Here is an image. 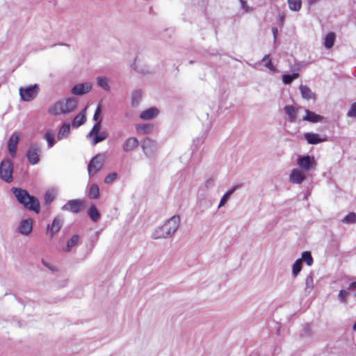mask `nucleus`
Instances as JSON below:
<instances>
[{"label":"nucleus","mask_w":356,"mask_h":356,"mask_svg":"<svg viewBox=\"0 0 356 356\" xmlns=\"http://www.w3.org/2000/svg\"><path fill=\"white\" fill-rule=\"evenodd\" d=\"M77 106V100L74 97L65 98L56 102L49 109V115L56 116L60 114L67 115L73 112Z\"/></svg>","instance_id":"obj_1"},{"label":"nucleus","mask_w":356,"mask_h":356,"mask_svg":"<svg viewBox=\"0 0 356 356\" xmlns=\"http://www.w3.org/2000/svg\"><path fill=\"white\" fill-rule=\"evenodd\" d=\"M13 193L17 200L22 204L24 208L36 213L40 212V203L37 198L31 195L26 190L19 188H13Z\"/></svg>","instance_id":"obj_2"},{"label":"nucleus","mask_w":356,"mask_h":356,"mask_svg":"<svg viewBox=\"0 0 356 356\" xmlns=\"http://www.w3.org/2000/svg\"><path fill=\"white\" fill-rule=\"evenodd\" d=\"M105 160V154H98L90 161L88 164V172L90 177L102 169Z\"/></svg>","instance_id":"obj_3"},{"label":"nucleus","mask_w":356,"mask_h":356,"mask_svg":"<svg viewBox=\"0 0 356 356\" xmlns=\"http://www.w3.org/2000/svg\"><path fill=\"white\" fill-rule=\"evenodd\" d=\"M39 91L40 88L38 84L21 87L19 89L20 97L24 102H30L34 99L38 95Z\"/></svg>","instance_id":"obj_4"},{"label":"nucleus","mask_w":356,"mask_h":356,"mask_svg":"<svg viewBox=\"0 0 356 356\" xmlns=\"http://www.w3.org/2000/svg\"><path fill=\"white\" fill-rule=\"evenodd\" d=\"M13 162L8 159H3L0 164V177L6 182L10 183L13 180Z\"/></svg>","instance_id":"obj_5"},{"label":"nucleus","mask_w":356,"mask_h":356,"mask_svg":"<svg viewBox=\"0 0 356 356\" xmlns=\"http://www.w3.org/2000/svg\"><path fill=\"white\" fill-rule=\"evenodd\" d=\"M41 147L38 143H33L26 152L27 159L31 165H35L40 161Z\"/></svg>","instance_id":"obj_6"},{"label":"nucleus","mask_w":356,"mask_h":356,"mask_svg":"<svg viewBox=\"0 0 356 356\" xmlns=\"http://www.w3.org/2000/svg\"><path fill=\"white\" fill-rule=\"evenodd\" d=\"M179 223L180 218L178 216H173L162 225V227L164 232L170 237L176 232Z\"/></svg>","instance_id":"obj_7"},{"label":"nucleus","mask_w":356,"mask_h":356,"mask_svg":"<svg viewBox=\"0 0 356 356\" xmlns=\"http://www.w3.org/2000/svg\"><path fill=\"white\" fill-rule=\"evenodd\" d=\"M297 164L300 170L309 171L316 165V161L314 156L300 155L297 159Z\"/></svg>","instance_id":"obj_8"},{"label":"nucleus","mask_w":356,"mask_h":356,"mask_svg":"<svg viewBox=\"0 0 356 356\" xmlns=\"http://www.w3.org/2000/svg\"><path fill=\"white\" fill-rule=\"evenodd\" d=\"M141 147L144 154L148 157L153 156L158 149L157 143L149 138L143 140Z\"/></svg>","instance_id":"obj_9"},{"label":"nucleus","mask_w":356,"mask_h":356,"mask_svg":"<svg viewBox=\"0 0 356 356\" xmlns=\"http://www.w3.org/2000/svg\"><path fill=\"white\" fill-rule=\"evenodd\" d=\"M83 202L79 199L68 200L61 208L63 211L78 213L82 209Z\"/></svg>","instance_id":"obj_10"},{"label":"nucleus","mask_w":356,"mask_h":356,"mask_svg":"<svg viewBox=\"0 0 356 356\" xmlns=\"http://www.w3.org/2000/svg\"><path fill=\"white\" fill-rule=\"evenodd\" d=\"M63 225V219L57 216L56 217L51 224H49L47 227V235L49 236L50 239H52L54 235L60 229Z\"/></svg>","instance_id":"obj_11"},{"label":"nucleus","mask_w":356,"mask_h":356,"mask_svg":"<svg viewBox=\"0 0 356 356\" xmlns=\"http://www.w3.org/2000/svg\"><path fill=\"white\" fill-rule=\"evenodd\" d=\"M92 88V85L90 82L78 83L72 87L71 92L75 95H83L88 93Z\"/></svg>","instance_id":"obj_12"},{"label":"nucleus","mask_w":356,"mask_h":356,"mask_svg":"<svg viewBox=\"0 0 356 356\" xmlns=\"http://www.w3.org/2000/svg\"><path fill=\"white\" fill-rule=\"evenodd\" d=\"M306 179L305 172L298 168H293L289 175V181L296 184H301Z\"/></svg>","instance_id":"obj_13"},{"label":"nucleus","mask_w":356,"mask_h":356,"mask_svg":"<svg viewBox=\"0 0 356 356\" xmlns=\"http://www.w3.org/2000/svg\"><path fill=\"white\" fill-rule=\"evenodd\" d=\"M19 140V134L17 132H14L10 137L8 141V151L10 155L13 157L16 156L17 145Z\"/></svg>","instance_id":"obj_14"},{"label":"nucleus","mask_w":356,"mask_h":356,"mask_svg":"<svg viewBox=\"0 0 356 356\" xmlns=\"http://www.w3.org/2000/svg\"><path fill=\"white\" fill-rule=\"evenodd\" d=\"M33 225L31 219L22 220L17 228L18 232L22 235L28 236L32 231Z\"/></svg>","instance_id":"obj_15"},{"label":"nucleus","mask_w":356,"mask_h":356,"mask_svg":"<svg viewBox=\"0 0 356 356\" xmlns=\"http://www.w3.org/2000/svg\"><path fill=\"white\" fill-rule=\"evenodd\" d=\"M305 115L302 118L303 121H307L311 123H317L321 122L324 120L323 116L316 114L309 109H305Z\"/></svg>","instance_id":"obj_16"},{"label":"nucleus","mask_w":356,"mask_h":356,"mask_svg":"<svg viewBox=\"0 0 356 356\" xmlns=\"http://www.w3.org/2000/svg\"><path fill=\"white\" fill-rule=\"evenodd\" d=\"M139 145L138 140L135 137H129L127 138L122 145L123 151L129 153L136 148Z\"/></svg>","instance_id":"obj_17"},{"label":"nucleus","mask_w":356,"mask_h":356,"mask_svg":"<svg viewBox=\"0 0 356 356\" xmlns=\"http://www.w3.org/2000/svg\"><path fill=\"white\" fill-rule=\"evenodd\" d=\"M304 138L310 145H316L327 140L326 138H321L319 134L313 132H307Z\"/></svg>","instance_id":"obj_18"},{"label":"nucleus","mask_w":356,"mask_h":356,"mask_svg":"<svg viewBox=\"0 0 356 356\" xmlns=\"http://www.w3.org/2000/svg\"><path fill=\"white\" fill-rule=\"evenodd\" d=\"M159 114V110L155 107L149 108L140 114V118L143 120H149L155 118Z\"/></svg>","instance_id":"obj_19"},{"label":"nucleus","mask_w":356,"mask_h":356,"mask_svg":"<svg viewBox=\"0 0 356 356\" xmlns=\"http://www.w3.org/2000/svg\"><path fill=\"white\" fill-rule=\"evenodd\" d=\"M70 134V124L69 122H65L60 127L58 135L57 140H60L63 138H66L69 136Z\"/></svg>","instance_id":"obj_20"},{"label":"nucleus","mask_w":356,"mask_h":356,"mask_svg":"<svg viewBox=\"0 0 356 356\" xmlns=\"http://www.w3.org/2000/svg\"><path fill=\"white\" fill-rule=\"evenodd\" d=\"M299 90L303 99L307 100L315 99V94L307 86L301 84L299 86Z\"/></svg>","instance_id":"obj_21"},{"label":"nucleus","mask_w":356,"mask_h":356,"mask_svg":"<svg viewBox=\"0 0 356 356\" xmlns=\"http://www.w3.org/2000/svg\"><path fill=\"white\" fill-rule=\"evenodd\" d=\"M284 111L288 115L289 121L294 122L296 120L298 109L292 105H286L284 106Z\"/></svg>","instance_id":"obj_22"},{"label":"nucleus","mask_w":356,"mask_h":356,"mask_svg":"<svg viewBox=\"0 0 356 356\" xmlns=\"http://www.w3.org/2000/svg\"><path fill=\"white\" fill-rule=\"evenodd\" d=\"M86 108H84L81 113L76 115L72 122V127L78 128L81 125L83 124L86 120L85 111Z\"/></svg>","instance_id":"obj_23"},{"label":"nucleus","mask_w":356,"mask_h":356,"mask_svg":"<svg viewBox=\"0 0 356 356\" xmlns=\"http://www.w3.org/2000/svg\"><path fill=\"white\" fill-rule=\"evenodd\" d=\"M58 194V189L56 188H51L48 189L44 194V204L49 205L55 199L56 196Z\"/></svg>","instance_id":"obj_24"},{"label":"nucleus","mask_w":356,"mask_h":356,"mask_svg":"<svg viewBox=\"0 0 356 356\" xmlns=\"http://www.w3.org/2000/svg\"><path fill=\"white\" fill-rule=\"evenodd\" d=\"M238 188V186H234L222 195L218 207V209L224 207L226 204L229 197L237 190Z\"/></svg>","instance_id":"obj_25"},{"label":"nucleus","mask_w":356,"mask_h":356,"mask_svg":"<svg viewBox=\"0 0 356 356\" xmlns=\"http://www.w3.org/2000/svg\"><path fill=\"white\" fill-rule=\"evenodd\" d=\"M88 214L93 222H97L101 218V215L99 211L94 204H92L89 207L88 210Z\"/></svg>","instance_id":"obj_26"},{"label":"nucleus","mask_w":356,"mask_h":356,"mask_svg":"<svg viewBox=\"0 0 356 356\" xmlns=\"http://www.w3.org/2000/svg\"><path fill=\"white\" fill-rule=\"evenodd\" d=\"M314 277L312 273H310L305 278V291L307 294H310L314 289Z\"/></svg>","instance_id":"obj_27"},{"label":"nucleus","mask_w":356,"mask_h":356,"mask_svg":"<svg viewBox=\"0 0 356 356\" xmlns=\"http://www.w3.org/2000/svg\"><path fill=\"white\" fill-rule=\"evenodd\" d=\"M336 40V35L334 32L328 33L325 37L324 40V46L327 49H330L333 47L334 42Z\"/></svg>","instance_id":"obj_28"},{"label":"nucleus","mask_w":356,"mask_h":356,"mask_svg":"<svg viewBox=\"0 0 356 356\" xmlns=\"http://www.w3.org/2000/svg\"><path fill=\"white\" fill-rule=\"evenodd\" d=\"M153 129L152 124H137L136 127V131L138 134H146L152 131Z\"/></svg>","instance_id":"obj_29"},{"label":"nucleus","mask_w":356,"mask_h":356,"mask_svg":"<svg viewBox=\"0 0 356 356\" xmlns=\"http://www.w3.org/2000/svg\"><path fill=\"white\" fill-rule=\"evenodd\" d=\"M88 197L92 200H95L99 197V188L97 184H92L88 191Z\"/></svg>","instance_id":"obj_30"},{"label":"nucleus","mask_w":356,"mask_h":356,"mask_svg":"<svg viewBox=\"0 0 356 356\" xmlns=\"http://www.w3.org/2000/svg\"><path fill=\"white\" fill-rule=\"evenodd\" d=\"M262 62L264 63V66L268 68L269 70V71H270L271 72L273 73H275L277 72V69L276 67L273 65L270 58V55L269 54H266L265 55L262 60H261Z\"/></svg>","instance_id":"obj_31"},{"label":"nucleus","mask_w":356,"mask_h":356,"mask_svg":"<svg viewBox=\"0 0 356 356\" xmlns=\"http://www.w3.org/2000/svg\"><path fill=\"white\" fill-rule=\"evenodd\" d=\"M97 85L106 91L110 90V86L108 84V79L105 76H99L97 78Z\"/></svg>","instance_id":"obj_32"},{"label":"nucleus","mask_w":356,"mask_h":356,"mask_svg":"<svg viewBox=\"0 0 356 356\" xmlns=\"http://www.w3.org/2000/svg\"><path fill=\"white\" fill-rule=\"evenodd\" d=\"M168 237L169 236L164 232L162 226L156 228L152 234V238L153 239L165 238Z\"/></svg>","instance_id":"obj_33"},{"label":"nucleus","mask_w":356,"mask_h":356,"mask_svg":"<svg viewBox=\"0 0 356 356\" xmlns=\"http://www.w3.org/2000/svg\"><path fill=\"white\" fill-rule=\"evenodd\" d=\"M299 77V73L294 72L291 74H283L282 75V82L285 85L291 84L293 80L298 79Z\"/></svg>","instance_id":"obj_34"},{"label":"nucleus","mask_w":356,"mask_h":356,"mask_svg":"<svg viewBox=\"0 0 356 356\" xmlns=\"http://www.w3.org/2000/svg\"><path fill=\"white\" fill-rule=\"evenodd\" d=\"M141 97H142L141 92L138 90H134L131 95V106L133 107H136L138 105V104L141 99Z\"/></svg>","instance_id":"obj_35"},{"label":"nucleus","mask_w":356,"mask_h":356,"mask_svg":"<svg viewBox=\"0 0 356 356\" xmlns=\"http://www.w3.org/2000/svg\"><path fill=\"white\" fill-rule=\"evenodd\" d=\"M343 224L351 225L356 222V213L355 212H350L341 219Z\"/></svg>","instance_id":"obj_36"},{"label":"nucleus","mask_w":356,"mask_h":356,"mask_svg":"<svg viewBox=\"0 0 356 356\" xmlns=\"http://www.w3.org/2000/svg\"><path fill=\"white\" fill-rule=\"evenodd\" d=\"M44 138L47 140L49 148H51L54 146L55 143V137L54 133L51 130L46 131L44 135Z\"/></svg>","instance_id":"obj_37"},{"label":"nucleus","mask_w":356,"mask_h":356,"mask_svg":"<svg viewBox=\"0 0 356 356\" xmlns=\"http://www.w3.org/2000/svg\"><path fill=\"white\" fill-rule=\"evenodd\" d=\"M289 8L293 11H299L302 7V0H287Z\"/></svg>","instance_id":"obj_38"},{"label":"nucleus","mask_w":356,"mask_h":356,"mask_svg":"<svg viewBox=\"0 0 356 356\" xmlns=\"http://www.w3.org/2000/svg\"><path fill=\"white\" fill-rule=\"evenodd\" d=\"M79 239V236L78 235L75 234L72 236V238L67 241V247L64 250L66 252H70L74 246L77 245Z\"/></svg>","instance_id":"obj_39"},{"label":"nucleus","mask_w":356,"mask_h":356,"mask_svg":"<svg viewBox=\"0 0 356 356\" xmlns=\"http://www.w3.org/2000/svg\"><path fill=\"white\" fill-rule=\"evenodd\" d=\"M302 261L300 259H297L292 266V274L296 277L302 269Z\"/></svg>","instance_id":"obj_40"},{"label":"nucleus","mask_w":356,"mask_h":356,"mask_svg":"<svg viewBox=\"0 0 356 356\" xmlns=\"http://www.w3.org/2000/svg\"><path fill=\"white\" fill-rule=\"evenodd\" d=\"M301 260L304 261L309 266L313 264V258L311 252L309 251H305L302 253Z\"/></svg>","instance_id":"obj_41"},{"label":"nucleus","mask_w":356,"mask_h":356,"mask_svg":"<svg viewBox=\"0 0 356 356\" xmlns=\"http://www.w3.org/2000/svg\"><path fill=\"white\" fill-rule=\"evenodd\" d=\"M100 129H101V121H99L93 125V127L92 128L91 131L88 134L87 137L90 138V137H92L93 135H95L96 134H99Z\"/></svg>","instance_id":"obj_42"},{"label":"nucleus","mask_w":356,"mask_h":356,"mask_svg":"<svg viewBox=\"0 0 356 356\" xmlns=\"http://www.w3.org/2000/svg\"><path fill=\"white\" fill-rule=\"evenodd\" d=\"M93 140H92V145H96L103 140H104L106 138V136L104 133L101 134H96L92 136Z\"/></svg>","instance_id":"obj_43"},{"label":"nucleus","mask_w":356,"mask_h":356,"mask_svg":"<svg viewBox=\"0 0 356 356\" xmlns=\"http://www.w3.org/2000/svg\"><path fill=\"white\" fill-rule=\"evenodd\" d=\"M348 294V290L342 289L339 291L338 298L341 302L346 303Z\"/></svg>","instance_id":"obj_44"},{"label":"nucleus","mask_w":356,"mask_h":356,"mask_svg":"<svg viewBox=\"0 0 356 356\" xmlns=\"http://www.w3.org/2000/svg\"><path fill=\"white\" fill-rule=\"evenodd\" d=\"M118 177L117 172H112L108 174L104 179V183L106 184H111Z\"/></svg>","instance_id":"obj_45"},{"label":"nucleus","mask_w":356,"mask_h":356,"mask_svg":"<svg viewBox=\"0 0 356 356\" xmlns=\"http://www.w3.org/2000/svg\"><path fill=\"white\" fill-rule=\"evenodd\" d=\"M348 116L350 118H356V102L351 105L350 109L348 112Z\"/></svg>","instance_id":"obj_46"},{"label":"nucleus","mask_w":356,"mask_h":356,"mask_svg":"<svg viewBox=\"0 0 356 356\" xmlns=\"http://www.w3.org/2000/svg\"><path fill=\"white\" fill-rule=\"evenodd\" d=\"M204 138L203 136L197 137L193 140V145L197 148L204 143Z\"/></svg>","instance_id":"obj_47"},{"label":"nucleus","mask_w":356,"mask_h":356,"mask_svg":"<svg viewBox=\"0 0 356 356\" xmlns=\"http://www.w3.org/2000/svg\"><path fill=\"white\" fill-rule=\"evenodd\" d=\"M131 68L140 73L144 74L146 72V71H145L143 69L138 68L136 60L131 64Z\"/></svg>","instance_id":"obj_48"},{"label":"nucleus","mask_w":356,"mask_h":356,"mask_svg":"<svg viewBox=\"0 0 356 356\" xmlns=\"http://www.w3.org/2000/svg\"><path fill=\"white\" fill-rule=\"evenodd\" d=\"M100 113H101V108L99 106H98L94 113V115H93V120L95 121H97L98 120V118L99 117V115H100Z\"/></svg>","instance_id":"obj_49"},{"label":"nucleus","mask_w":356,"mask_h":356,"mask_svg":"<svg viewBox=\"0 0 356 356\" xmlns=\"http://www.w3.org/2000/svg\"><path fill=\"white\" fill-rule=\"evenodd\" d=\"M42 264H43L45 267H47V268H49V270H51V271H54V270H56V268H55L53 266L50 265L48 262H47V261H44V259L42 261Z\"/></svg>","instance_id":"obj_50"},{"label":"nucleus","mask_w":356,"mask_h":356,"mask_svg":"<svg viewBox=\"0 0 356 356\" xmlns=\"http://www.w3.org/2000/svg\"><path fill=\"white\" fill-rule=\"evenodd\" d=\"M272 32H273V40H274V42H275L276 40H277V35H278V32H279L278 29L276 27H273L272 29Z\"/></svg>","instance_id":"obj_51"},{"label":"nucleus","mask_w":356,"mask_h":356,"mask_svg":"<svg viewBox=\"0 0 356 356\" xmlns=\"http://www.w3.org/2000/svg\"><path fill=\"white\" fill-rule=\"evenodd\" d=\"M348 291H353V290H356V280L351 282L349 286H348Z\"/></svg>","instance_id":"obj_52"},{"label":"nucleus","mask_w":356,"mask_h":356,"mask_svg":"<svg viewBox=\"0 0 356 356\" xmlns=\"http://www.w3.org/2000/svg\"><path fill=\"white\" fill-rule=\"evenodd\" d=\"M240 1H241V3L242 8L245 10L249 11V8L248 7L246 2L245 1H243V0H240Z\"/></svg>","instance_id":"obj_53"},{"label":"nucleus","mask_w":356,"mask_h":356,"mask_svg":"<svg viewBox=\"0 0 356 356\" xmlns=\"http://www.w3.org/2000/svg\"><path fill=\"white\" fill-rule=\"evenodd\" d=\"M320 0H307L309 5L312 6L318 3Z\"/></svg>","instance_id":"obj_54"},{"label":"nucleus","mask_w":356,"mask_h":356,"mask_svg":"<svg viewBox=\"0 0 356 356\" xmlns=\"http://www.w3.org/2000/svg\"><path fill=\"white\" fill-rule=\"evenodd\" d=\"M284 20V15H280V24H283Z\"/></svg>","instance_id":"obj_55"},{"label":"nucleus","mask_w":356,"mask_h":356,"mask_svg":"<svg viewBox=\"0 0 356 356\" xmlns=\"http://www.w3.org/2000/svg\"><path fill=\"white\" fill-rule=\"evenodd\" d=\"M353 329L354 331H356V322L353 324Z\"/></svg>","instance_id":"obj_56"},{"label":"nucleus","mask_w":356,"mask_h":356,"mask_svg":"<svg viewBox=\"0 0 356 356\" xmlns=\"http://www.w3.org/2000/svg\"><path fill=\"white\" fill-rule=\"evenodd\" d=\"M211 184V180H208V181H207V186H209V184Z\"/></svg>","instance_id":"obj_57"},{"label":"nucleus","mask_w":356,"mask_h":356,"mask_svg":"<svg viewBox=\"0 0 356 356\" xmlns=\"http://www.w3.org/2000/svg\"><path fill=\"white\" fill-rule=\"evenodd\" d=\"M65 282H67V281H65ZM66 284V283H65L64 284L62 285V286H65Z\"/></svg>","instance_id":"obj_58"}]
</instances>
